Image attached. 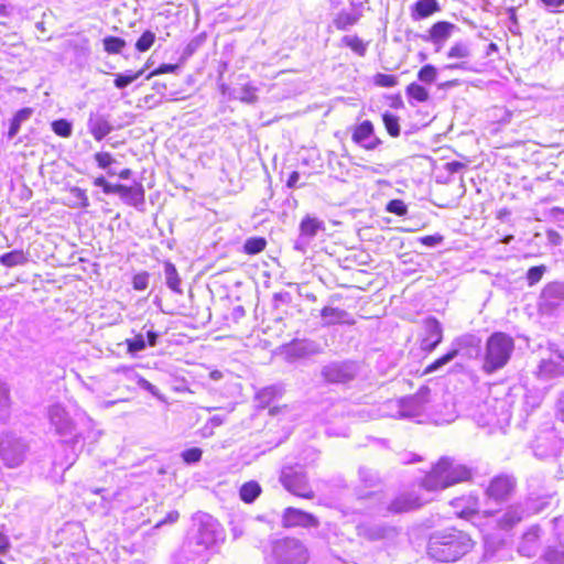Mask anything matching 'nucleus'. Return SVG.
<instances>
[{"instance_id": "32", "label": "nucleus", "mask_w": 564, "mask_h": 564, "mask_svg": "<svg viewBox=\"0 0 564 564\" xmlns=\"http://www.w3.org/2000/svg\"><path fill=\"white\" fill-rule=\"evenodd\" d=\"M31 115L32 110L30 108H23L14 115L8 131L9 139H13L19 133L22 122L26 121Z\"/></svg>"}, {"instance_id": "52", "label": "nucleus", "mask_w": 564, "mask_h": 564, "mask_svg": "<svg viewBox=\"0 0 564 564\" xmlns=\"http://www.w3.org/2000/svg\"><path fill=\"white\" fill-rule=\"evenodd\" d=\"M96 163L101 169H107L110 166L115 160L109 152H98L94 155Z\"/></svg>"}, {"instance_id": "15", "label": "nucleus", "mask_w": 564, "mask_h": 564, "mask_svg": "<svg viewBox=\"0 0 564 564\" xmlns=\"http://www.w3.org/2000/svg\"><path fill=\"white\" fill-rule=\"evenodd\" d=\"M357 534L368 541H380L392 539L395 535V529L382 523L364 521L357 525Z\"/></svg>"}, {"instance_id": "35", "label": "nucleus", "mask_w": 564, "mask_h": 564, "mask_svg": "<svg viewBox=\"0 0 564 564\" xmlns=\"http://www.w3.org/2000/svg\"><path fill=\"white\" fill-rule=\"evenodd\" d=\"M261 488L256 481H249L241 486L240 498L247 503L253 502L260 495Z\"/></svg>"}, {"instance_id": "39", "label": "nucleus", "mask_w": 564, "mask_h": 564, "mask_svg": "<svg viewBox=\"0 0 564 564\" xmlns=\"http://www.w3.org/2000/svg\"><path fill=\"white\" fill-rule=\"evenodd\" d=\"M126 345L129 354L137 355L147 348L145 337L143 334H138L133 338L126 339Z\"/></svg>"}, {"instance_id": "13", "label": "nucleus", "mask_w": 564, "mask_h": 564, "mask_svg": "<svg viewBox=\"0 0 564 564\" xmlns=\"http://www.w3.org/2000/svg\"><path fill=\"white\" fill-rule=\"evenodd\" d=\"M544 509V505L533 506V502L528 501L524 505H514L509 507L503 514L498 519L501 529H510L524 518L533 513H539Z\"/></svg>"}, {"instance_id": "3", "label": "nucleus", "mask_w": 564, "mask_h": 564, "mask_svg": "<svg viewBox=\"0 0 564 564\" xmlns=\"http://www.w3.org/2000/svg\"><path fill=\"white\" fill-rule=\"evenodd\" d=\"M47 415L55 433L63 437L69 436L74 442L89 438L94 431V421L82 410L70 415L61 404H54L50 406Z\"/></svg>"}, {"instance_id": "17", "label": "nucleus", "mask_w": 564, "mask_h": 564, "mask_svg": "<svg viewBox=\"0 0 564 564\" xmlns=\"http://www.w3.org/2000/svg\"><path fill=\"white\" fill-rule=\"evenodd\" d=\"M282 523L285 528H317L319 524L318 520L313 514L292 507L284 510Z\"/></svg>"}, {"instance_id": "53", "label": "nucleus", "mask_w": 564, "mask_h": 564, "mask_svg": "<svg viewBox=\"0 0 564 564\" xmlns=\"http://www.w3.org/2000/svg\"><path fill=\"white\" fill-rule=\"evenodd\" d=\"M149 283V274L147 272H142L135 274L132 280L133 288L138 291H143L148 288Z\"/></svg>"}, {"instance_id": "18", "label": "nucleus", "mask_w": 564, "mask_h": 564, "mask_svg": "<svg viewBox=\"0 0 564 564\" xmlns=\"http://www.w3.org/2000/svg\"><path fill=\"white\" fill-rule=\"evenodd\" d=\"M424 336L422 338V349L433 351L443 339V328L435 317H429L423 322Z\"/></svg>"}, {"instance_id": "63", "label": "nucleus", "mask_w": 564, "mask_h": 564, "mask_svg": "<svg viewBox=\"0 0 564 564\" xmlns=\"http://www.w3.org/2000/svg\"><path fill=\"white\" fill-rule=\"evenodd\" d=\"M274 390H259V392L256 394V400L261 401L263 399H271Z\"/></svg>"}, {"instance_id": "5", "label": "nucleus", "mask_w": 564, "mask_h": 564, "mask_svg": "<svg viewBox=\"0 0 564 564\" xmlns=\"http://www.w3.org/2000/svg\"><path fill=\"white\" fill-rule=\"evenodd\" d=\"M197 531L189 538L187 547L196 555H204L225 539L220 523L208 513H197L195 517Z\"/></svg>"}, {"instance_id": "56", "label": "nucleus", "mask_w": 564, "mask_h": 564, "mask_svg": "<svg viewBox=\"0 0 564 564\" xmlns=\"http://www.w3.org/2000/svg\"><path fill=\"white\" fill-rule=\"evenodd\" d=\"M177 68H178V66H177V65H173V64H162L160 67H158L155 70H153V72L148 76V78H150V77H152V76L161 75V74L174 73Z\"/></svg>"}, {"instance_id": "38", "label": "nucleus", "mask_w": 564, "mask_h": 564, "mask_svg": "<svg viewBox=\"0 0 564 564\" xmlns=\"http://www.w3.org/2000/svg\"><path fill=\"white\" fill-rule=\"evenodd\" d=\"M544 398L543 390H525L523 395L524 406L528 410H533L540 405Z\"/></svg>"}, {"instance_id": "36", "label": "nucleus", "mask_w": 564, "mask_h": 564, "mask_svg": "<svg viewBox=\"0 0 564 564\" xmlns=\"http://www.w3.org/2000/svg\"><path fill=\"white\" fill-rule=\"evenodd\" d=\"M471 55L470 46L464 41L455 42L447 52L448 58H468Z\"/></svg>"}, {"instance_id": "11", "label": "nucleus", "mask_w": 564, "mask_h": 564, "mask_svg": "<svg viewBox=\"0 0 564 564\" xmlns=\"http://www.w3.org/2000/svg\"><path fill=\"white\" fill-rule=\"evenodd\" d=\"M358 371L355 362H330L322 368L321 375L326 383L329 384H346L351 381Z\"/></svg>"}, {"instance_id": "30", "label": "nucleus", "mask_w": 564, "mask_h": 564, "mask_svg": "<svg viewBox=\"0 0 564 564\" xmlns=\"http://www.w3.org/2000/svg\"><path fill=\"white\" fill-rule=\"evenodd\" d=\"M360 19V14L355 11H340L334 19V25L337 30L347 31L350 26L355 25Z\"/></svg>"}, {"instance_id": "55", "label": "nucleus", "mask_w": 564, "mask_h": 564, "mask_svg": "<svg viewBox=\"0 0 564 564\" xmlns=\"http://www.w3.org/2000/svg\"><path fill=\"white\" fill-rule=\"evenodd\" d=\"M240 99L245 102H254L257 99L254 88L246 86L242 88Z\"/></svg>"}, {"instance_id": "57", "label": "nucleus", "mask_w": 564, "mask_h": 564, "mask_svg": "<svg viewBox=\"0 0 564 564\" xmlns=\"http://www.w3.org/2000/svg\"><path fill=\"white\" fill-rule=\"evenodd\" d=\"M359 475L362 481H365L367 485H372L377 480V476L367 468H361L359 470Z\"/></svg>"}, {"instance_id": "27", "label": "nucleus", "mask_w": 564, "mask_h": 564, "mask_svg": "<svg viewBox=\"0 0 564 564\" xmlns=\"http://www.w3.org/2000/svg\"><path fill=\"white\" fill-rule=\"evenodd\" d=\"M321 316L324 325L327 326L355 323L349 313L338 307L325 306L321 312Z\"/></svg>"}, {"instance_id": "37", "label": "nucleus", "mask_w": 564, "mask_h": 564, "mask_svg": "<svg viewBox=\"0 0 564 564\" xmlns=\"http://www.w3.org/2000/svg\"><path fill=\"white\" fill-rule=\"evenodd\" d=\"M144 73V69H140L138 72H127L124 74H117L115 78V86L119 89L126 88L131 83H133L135 79H138L142 74Z\"/></svg>"}, {"instance_id": "41", "label": "nucleus", "mask_w": 564, "mask_h": 564, "mask_svg": "<svg viewBox=\"0 0 564 564\" xmlns=\"http://www.w3.org/2000/svg\"><path fill=\"white\" fill-rule=\"evenodd\" d=\"M267 241L261 237L249 238L243 246L245 252L248 254H257L264 250Z\"/></svg>"}, {"instance_id": "24", "label": "nucleus", "mask_w": 564, "mask_h": 564, "mask_svg": "<svg viewBox=\"0 0 564 564\" xmlns=\"http://www.w3.org/2000/svg\"><path fill=\"white\" fill-rule=\"evenodd\" d=\"M87 127L89 133L96 141H101L113 129L109 120L104 115L95 113H90Z\"/></svg>"}, {"instance_id": "46", "label": "nucleus", "mask_w": 564, "mask_h": 564, "mask_svg": "<svg viewBox=\"0 0 564 564\" xmlns=\"http://www.w3.org/2000/svg\"><path fill=\"white\" fill-rule=\"evenodd\" d=\"M436 76L437 69L433 65H425L417 73V78L425 84L435 82Z\"/></svg>"}, {"instance_id": "47", "label": "nucleus", "mask_w": 564, "mask_h": 564, "mask_svg": "<svg viewBox=\"0 0 564 564\" xmlns=\"http://www.w3.org/2000/svg\"><path fill=\"white\" fill-rule=\"evenodd\" d=\"M154 40V33L151 31H145L137 41L135 48L140 52H145L152 46Z\"/></svg>"}, {"instance_id": "25", "label": "nucleus", "mask_w": 564, "mask_h": 564, "mask_svg": "<svg viewBox=\"0 0 564 564\" xmlns=\"http://www.w3.org/2000/svg\"><path fill=\"white\" fill-rule=\"evenodd\" d=\"M319 351V345L311 340H295L286 346V354L296 358L316 355Z\"/></svg>"}, {"instance_id": "60", "label": "nucleus", "mask_w": 564, "mask_h": 564, "mask_svg": "<svg viewBox=\"0 0 564 564\" xmlns=\"http://www.w3.org/2000/svg\"><path fill=\"white\" fill-rule=\"evenodd\" d=\"M556 417L564 423V392L561 394L557 401Z\"/></svg>"}, {"instance_id": "59", "label": "nucleus", "mask_w": 564, "mask_h": 564, "mask_svg": "<svg viewBox=\"0 0 564 564\" xmlns=\"http://www.w3.org/2000/svg\"><path fill=\"white\" fill-rule=\"evenodd\" d=\"M123 184H110L108 183L106 185V188L104 189V193L105 194H119V196L121 195L122 193V189H123Z\"/></svg>"}, {"instance_id": "50", "label": "nucleus", "mask_w": 564, "mask_h": 564, "mask_svg": "<svg viewBox=\"0 0 564 564\" xmlns=\"http://www.w3.org/2000/svg\"><path fill=\"white\" fill-rule=\"evenodd\" d=\"M387 210L398 216H404L408 213V207L403 200L392 199L388 203Z\"/></svg>"}, {"instance_id": "26", "label": "nucleus", "mask_w": 564, "mask_h": 564, "mask_svg": "<svg viewBox=\"0 0 564 564\" xmlns=\"http://www.w3.org/2000/svg\"><path fill=\"white\" fill-rule=\"evenodd\" d=\"M541 300L549 307L560 305L564 301V284L558 282L547 284L542 291Z\"/></svg>"}, {"instance_id": "6", "label": "nucleus", "mask_w": 564, "mask_h": 564, "mask_svg": "<svg viewBox=\"0 0 564 564\" xmlns=\"http://www.w3.org/2000/svg\"><path fill=\"white\" fill-rule=\"evenodd\" d=\"M514 349L513 338L505 333H494L487 340L484 370L491 373L503 368Z\"/></svg>"}, {"instance_id": "43", "label": "nucleus", "mask_w": 564, "mask_h": 564, "mask_svg": "<svg viewBox=\"0 0 564 564\" xmlns=\"http://www.w3.org/2000/svg\"><path fill=\"white\" fill-rule=\"evenodd\" d=\"M382 120H383V123H384V127H386L388 133L391 137L400 135V124H399V119L397 116L386 112L382 116Z\"/></svg>"}, {"instance_id": "12", "label": "nucleus", "mask_w": 564, "mask_h": 564, "mask_svg": "<svg viewBox=\"0 0 564 564\" xmlns=\"http://www.w3.org/2000/svg\"><path fill=\"white\" fill-rule=\"evenodd\" d=\"M26 449V444L12 435H6L0 442L1 458L10 468L18 467L23 463Z\"/></svg>"}, {"instance_id": "42", "label": "nucleus", "mask_w": 564, "mask_h": 564, "mask_svg": "<svg viewBox=\"0 0 564 564\" xmlns=\"http://www.w3.org/2000/svg\"><path fill=\"white\" fill-rule=\"evenodd\" d=\"M406 94L410 98L419 102H424L429 99V91L416 83H412L408 86Z\"/></svg>"}, {"instance_id": "31", "label": "nucleus", "mask_w": 564, "mask_h": 564, "mask_svg": "<svg viewBox=\"0 0 564 564\" xmlns=\"http://www.w3.org/2000/svg\"><path fill=\"white\" fill-rule=\"evenodd\" d=\"M164 275L166 285L175 293L182 294L181 279L178 276L175 265L171 262H166L164 265Z\"/></svg>"}, {"instance_id": "34", "label": "nucleus", "mask_w": 564, "mask_h": 564, "mask_svg": "<svg viewBox=\"0 0 564 564\" xmlns=\"http://www.w3.org/2000/svg\"><path fill=\"white\" fill-rule=\"evenodd\" d=\"M341 43L361 57L366 55L368 50V43L364 42L357 35H345L341 39Z\"/></svg>"}, {"instance_id": "1", "label": "nucleus", "mask_w": 564, "mask_h": 564, "mask_svg": "<svg viewBox=\"0 0 564 564\" xmlns=\"http://www.w3.org/2000/svg\"><path fill=\"white\" fill-rule=\"evenodd\" d=\"M382 414L442 425L454 422L457 410L449 390H419L411 395L387 401Z\"/></svg>"}, {"instance_id": "33", "label": "nucleus", "mask_w": 564, "mask_h": 564, "mask_svg": "<svg viewBox=\"0 0 564 564\" xmlns=\"http://www.w3.org/2000/svg\"><path fill=\"white\" fill-rule=\"evenodd\" d=\"M541 561L542 564H564V544L556 547L547 546Z\"/></svg>"}, {"instance_id": "8", "label": "nucleus", "mask_w": 564, "mask_h": 564, "mask_svg": "<svg viewBox=\"0 0 564 564\" xmlns=\"http://www.w3.org/2000/svg\"><path fill=\"white\" fill-rule=\"evenodd\" d=\"M280 481L283 487L294 496L311 499L314 492L311 489L306 475L300 466H288L281 471Z\"/></svg>"}, {"instance_id": "7", "label": "nucleus", "mask_w": 564, "mask_h": 564, "mask_svg": "<svg viewBox=\"0 0 564 564\" xmlns=\"http://www.w3.org/2000/svg\"><path fill=\"white\" fill-rule=\"evenodd\" d=\"M273 555L279 564H306L308 551L297 539L285 538L273 545Z\"/></svg>"}, {"instance_id": "4", "label": "nucleus", "mask_w": 564, "mask_h": 564, "mask_svg": "<svg viewBox=\"0 0 564 564\" xmlns=\"http://www.w3.org/2000/svg\"><path fill=\"white\" fill-rule=\"evenodd\" d=\"M470 469L451 457H442L421 479L420 486L427 491H438L470 478Z\"/></svg>"}, {"instance_id": "21", "label": "nucleus", "mask_w": 564, "mask_h": 564, "mask_svg": "<svg viewBox=\"0 0 564 564\" xmlns=\"http://www.w3.org/2000/svg\"><path fill=\"white\" fill-rule=\"evenodd\" d=\"M456 30L457 26L451 22H436L429 30V35L425 37V41L433 43L435 50L440 51Z\"/></svg>"}, {"instance_id": "40", "label": "nucleus", "mask_w": 564, "mask_h": 564, "mask_svg": "<svg viewBox=\"0 0 564 564\" xmlns=\"http://www.w3.org/2000/svg\"><path fill=\"white\" fill-rule=\"evenodd\" d=\"M126 46V41L116 36H107L104 39V48L109 54H119Z\"/></svg>"}, {"instance_id": "28", "label": "nucleus", "mask_w": 564, "mask_h": 564, "mask_svg": "<svg viewBox=\"0 0 564 564\" xmlns=\"http://www.w3.org/2000/svg\"><path fill=\"white\" fill-rule=\"evenodd\" d=\"M440 10L441 7L437 0H417L411 7V17L413 20L417 21L425 19Z\"/></svg>"}, {"instance_id": "19", "label": "nucleus", "mask_w": 564, "mask_h": 564, "mask_svg": "<svg viewBox=\"0 0 564 564\" xmlns=\"http://www.w3.org/2000/svg\"><path fill=\"white\" fill-rule=\"evenodd\" d=\"M541 532L539 525H533L522 535L518 546V552L522 556L533 557L540 552Z\"/></svg>"}, {"instance_id": "22", "label": "nucleus", "mask_w": 564, "mask_h": 564, "mask_svg": "<svg viewBox=\"0 0 564 564\" xmlns=\"http://www.w3.org/2000/svg\"><path fill=\"white\" fill-rule=\"evenodd\" d=\"M514 487V480L509 476H498L494 478L487 489V494L495 500L506 499Z\"/></svg>"}, {"instance_id": "44", "label": "nucleus", "mask_w": 564, "mask_h": 564, "mask_svg": "<svg viewBox=\"0 0 564 564\" xmlns=\"http://www.w3.org/2000/svg\"><path fill=\"white\" fill-rule=\"evenodd\" d=\"M52 130L59 137L69 138L73 132V127L68 120L58 119L52 122Z\"/></svg>"}, {"instance_id": "9", "label": "nucleus", "mask_w": 564, "mask_h": 564, "mask_svg": "<svg viewBox=\"0 0 564 564\" xmlns=\"http://www.w3.org/2000/svg\"><path fill=\"white\" fill-rule=\"evenodd\" d=\"M478 411L484 419V423L492 426L508 424L511 417L508 400L498 397H495L491 403L486 399L484 404L478 405Z\"/></svg>"}, {"instance_id": "49", "label": "nucleus", "mask_w": 564, "mask_h": 564, "mask_svg": "<svg viewBox=\"0 0 564 564\" xmlns=\"http://www.w3.org/2000/svg\"><path fill=\"white\" fill-rule=\"evenodd\" d=\"M203 452L198 447H193L182 453V458L186 464L198 463L202 458Z\"/></svg>"}, {"instance_id": "51", "label": "nucleus", "mask_w": 564, "mask_h": 564, "mask_svg": "<svg viewBox=\"0 0 564 564\" xmlns=\"http://www.w3.org/2000/svg\"><path fill=\"white\" fill-rule=\"evenodd\" d=\"M558 373L556 364L552 360H543L540 365V375L543 377H553Z\"/></svg>"}, {"instance_id": "2", "label": "nucleus", "mask_w": 564, "mask_h": 564, "mask_svg": "<svg viewBox=\"0 0 564 564\" xmlns=\"http://www.w3.org/2000/svg\"><path fill=\"white\" fill-rule=\"evenodd\" d=\"M473 547L474 542L467 533L451 529L431 535L427 553L438 562H455Z\"/></svg>"}, {"instance_id": "48", "label": "nucleus", "mask_w": 564, "mask_h": 564, "mask_svg": "<svg viewBox=\"0 0 564 564\" xmlns=\"http://www.w3.org/2000/svg\"><path fill=\"white\" fill-rule=\"evenodd\" d=\"M546 271L545 265L532 267L527 272V280L529 285H534L542 279Z\"/></svg>"}, {"instance_id": "14", "label": "nucleus", "mask_w": 564, "mask_h": 564, "mask_svg": "<svg viewBox=\"0 0 564 564\" xmlns=\"http://www.w3.org/2000/svg\"><path fill=\"white\" fill-rule=\"evenodd\" d=\"M422 505L417 496L404 492L393 498L387 506H379L376 512L380 516L399 514L415 510Z\"/></svg>"}, {"instance_id": "61", "label": "nucleus", "mask_w": 564, "mask_h": 564, "mask_svg": "<svg viewBox=\"0 0 564 564\" xmlns=\"http://www.w3.org/2000/svg\"><path fill=\"white\" fill-rule=\"evenodd\" d=\"M299 180H300V173L296 171L292 172L286 181L288 187L289 188L299 187V185H297Z\"/></svg>"}, {"instance_id": "23", "label": "nucleus", "mask_w": 564, "mask_h": 564, "mask_svg": "<svg viewBox=\"0 0 564 564\" xmlns=\"http://www.w3.org/2000/svg\"><path fill=\"white\" fill-rule=\"evenodd\" d=\"M120 198L129 206L135 207L138 210H143L145 205V192L141 183H135L132 186H123Z\"/></svg>"}, {"instance_id": "29", "label": "nucleus", "mask_w": 564, "mask_h": 564, "mask_svg": "<svg viewBox=\"0 0 564 564\" xmlns=\"http://www.w3.org/2000/svg\"><path fill=\"white\" fill-rule=\"evenodd\" d=\"M28 262V253H25L23 250H12L0 256V264L7 268L24 265Z\"/></svg>"}, {"instance_id": "16", "label": "nucleus", "mask_w": 564, "mask_h": 564, "mask_svg": "<svg viewBox=\"0 0 564 564\" xmlns=\"http://www.w3.org/2000/svg\"><path fill=\"white\" fill-rule=\"evenodd\" d=\"M325 230L324 221L316 217L305 216L300 224V235L295 241V248L304 251L305 247L314 239L318 231Z\"/></svg>"}, {"instance_id": "62", "label": "nucleus", "mask_w": 564, "mask_h": 564, "mask_svg": "<svg viewBox=\"0 0 564 564\" xmlns=\"http://www.w3.org/2000/svg\"><path fill=\"white\" fill-rule=\"evenodd\" d=\"M158 338H159L158 333L149 330L147 333V338H145L147 346H150V347L156 346Z\"/></svg>"}, {"instance_id": "45", "label": "nucleus", "mask_w": 564, "mask_h": 564, "mask_svg": "<svg viewBox=\"0 0 564 564\" xmlns=\"http://www.w3.org/2000/svg\"><path fill=\"white\" fill-rule=\"evenodd\" d=\"M373 83L379 87L390 88L398 85V77L394 75L378 73L373 76Z\"/></svg>"}, {"instance_id": "54", "label": "nucleus", "mask_w": 564, "mask_h": 564, "mask_svg": "<svg viewBox=\"0 0 564 564\" xmlns=\"http://www.w3.org/2000/svg\"><path fill=\"white\" fill-rule=\"evenodd\" d=\"M545 10L550 12H558L564 6V0H538Z\"/></svg>"}, {"instance_id": "20", "label": "nucleus", "mask_w": 564, "mask_h": 564, "mask_svg": "<svg viewBox=\"0 0 564 564\" xmlns=\"http://www.w3.org/2000/svg\"><path fill=\"white\" fill-rule=\"evenodd\" d=\"M352 141L366 150H375L381 143L380 139L373 133L372 123L368 120L355 128Z\"/></svg>"}, {"instance_id": "10", "label": "nucleus", "mask_w": 564, "mask_h": 564, "mask_svg": "<svg viewBox=\"0 0 564 564\" xmlns=\"http://www.w3.org/2000/svg\"><path fill=\"white\" fill-rule=\"evenodd\" d=\"M479 345H480V339L475 335L466 334V335L458 337L453 343V349L449 350L444 356L436 359L431 365H429L425 369V372L430 373V372L441 369L443 366L451 362L458 355V352L460 350L467 349V350H469L468 351L469 355H471V352L477 354L479 350Z\"/></svg>"}, {"instance_id": "64", "label": "nucleus", "mask_w": 564, "mask_h": 564, "mask_svg": "<svg viewBox=\"0 0 564 564\" xmlns=\"http://www.w3.org/2000/svg\"><path fill=\"white\" fill-rule=\"evenodd\" d=\"M9 546L8 538L0 531V551L4 552Z\"/></svg>"}, {"instance_id": "58", "label": "nucleus", "mask_w": 564, "mask_h": 564, "mask_svg": "<svg viewBox=\"0 0 564 564\" xmlns=\"http://www.w3.org/2000/svg\"><path fill=\"white\" fill-rule=\"evenodd\" d=\"M442 240H443V237L440 235L425 236V237L421 238L422 243L427 247H435V246L440 245L442 242Z\"/></svg>"}]
</instances>
